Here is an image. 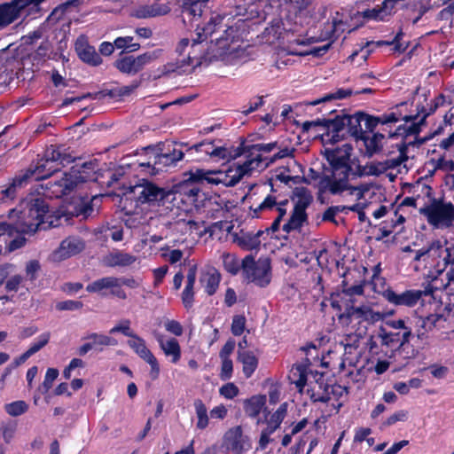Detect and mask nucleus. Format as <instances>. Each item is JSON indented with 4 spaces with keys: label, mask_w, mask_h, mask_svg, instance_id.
Returning <instances> with one entry per match:
<instances>
[{
    "label": "nucleus",
    "mask_w": 454,
    "mask_h": 454,
    "mask_svg": "<svg viewBox=\"0 0 454 454\" xmlns=\"http://www.w3.org/2000/svg\"><path fill=\"white\" fill-rule=\"evenodd\" d=\"M434 163L435 169H439L444 172H451L454 170V161L450 159L440 157L439 159L434 160Z\"/></svg>",
    "instance_id": "e2e57ef3"
},
{
    "label": "nucleus",
    "mask_w": 454,
    "mask_h": 454,
    "mask_svg": "<svg viewBox=\"0 0 454 454\" xmlns=\"http://www.w3.org/2000/svg\"><path fill=\"white\" fill-rule=\"evenodd\" d=\"M384 138L382 134H373V136L370 138H366L364 143L366 146V150L370 154H372L378 152L381 147V141Z\"/></svg>",
    "instance_id": "09e8293b"
},
{
    "label": "nucleus",
    "mask_w": 454,
    "mask_h": 454,
    "mask_svg": "<svg viewBox=\"0 0 454 454\" xmlns=\"http://www.w3.org/2000/svg\"><path fill=\"white\" fill-rule=\"evenodd\" d=\"M222 359V367L220 377L223 380H229L231 377L233 364L232 361L230 358H221Z\"/></svg>",
    "instance_id": "69168bd1"
},
{
    "label": "nucleus",
    "mask_w": 454,
    "mask_h": 454,
    "mask_svg": "<svg viewBox=\"0 0 454 454\" xmlns=\"http://www.w3.org/2000/svg\"><path fill=\"white\" fill-rule=\"evenodd\" d=\"M176 227L181 231L189 232L190 234H192L194 232L198 234L199 223L193 220H180L176 222ZM199 235H201V232H200Z\"/></svg>",
    "instance_id": "603ef678"
},
{
    "label": "nucleus",
    "mask_w": 454,
    "mask_h": 454,
    "mask_svg": "<svg viewBox=\"0 0 454 454\" xmlns=\"http://www.w3.org/2000/svg\"><path fill=\"white\" fill-rule=\"evenodd\" d=\"M443 103H444V97L442 95H440L434 99V101L432 102V104L430 106L429 110L427 112H426L418 121H416L419 119V114H413L414 116H417V118L415 120L411 121L412 122L409 125V132L411 134L419 133L420 129H421V126L424 125L427 116L433 114L440 106H442Z\"/></svg>",
    "instance_id": "c85d7f7f"
},
{
    "label": "nucleus",
    "mask_w": 454,
    "mask_h": 454,
    "mask_svg": "<svg viewBox=\"0 0 454 454\" xmlns=\"http://www.w3.org/2000/svg\"><path fill=\"white\" fill-rule=\"evenodd\" d=\"M296 200L290 218L283 224V231L289 233L300 230L307 221L306 208L312 202L311 193L305 188H296L294 191Z\"/></svg>",
    "instance_id": "9b49d317"
},
{
    "label": "nucleus",
    "mask_w": 454,
    "mask_h": 454,
    "mask_svg": "<svg viewBox=\"0 0 454 454\" xmlns=\"http://www.w3.org/2000/svg\"><path fill=\"white\" fill-rule=\"evenodd\" d=\"M405 103L395 106L390 113L384 114L380 116H371L360 114L357 116L351 117L348 115L335 116L333 119H317L312 121H305L302 124L304 131H309L312 127H319L326 129V133L323 134V140L325 143L334 144L344 137V129H348V132L353 136H357V126L361 121H364L366 129L372 130L378 124H388L397 122L401 120L408 122L417 118L414 115L403 114L401 108L405 106Z\"/></svg>",
    "instance_id": "7ed1b4c3"
},
{
    "label": "nucleus",
    "mask_w": 454,
    "mask_h": 454,
    "mask_svg": "<svg viewBox=\"0 0 454 454\" xmlns=\"http://www.w3.org/2000/svg\"><path fill=\"white\" fill-rule=\"evenodd\" d=\"M442 318V315L440 314H431L426 317H419L416 333L417 337L420 340L424 339L426 333L432 331Z\"/></svg>",
    "instance_id": "c756f323"
},
{
    "label": "nucleus",
    "mask_w": 454,
    "mask_h": 454,
    "mask_svg": "<svg viewBox=\"0 0 454 454\" xmlns=\"http://www.w3.org/2000/svg\"><path fill=\"white\" fill-rule=\"evenodd\" d=\"M205 5L195 1V0H185L184 3V8L193 17H200L203 12Z\"/></svg>",
    "instance_id": "3c124183"
},
{
    "label": "nucleus",
    "mask_w": 454,
    "mask_h": 454,
    "mask_svg": "<svg viewBox=\"0 0 454 454\" xmlns=\"http://www.w3.org/2000/svg\"><path fill=\"white\" fill-rule=\"evenodd\" d=\"M260 232H258L256 235L254 236H245L242 238V239L240 240L239 244L246 249L247 250H253V249H256L259 247L260 246V239H259V237H260Z\"/></svg>",
    "instance_id": "bf43d9fd"
},
{
    "label": "nucleus",
    "mask_w": 454,
    "mask_h": 454,
    "mask_svg": "<svg viewBox=\"0 0 454 454\" xmlns=\"http://www.w3.org/2000/svg\"><path fill=\"white\" fill-rule=\"evenodd\" d=\"M390 14L391 11L388 8H385V2L383 1L380 6L364 11L363 17L370 20H382L384 17Z\"/></svg>",
    "instance_id": "79ce46f5"
},
{
    "label": "nucleus",
    "mask_w": 454,
    "mask_h": 454,
    "mask_svg": "<svg viewBox=\"0 0 454 454\" xmlns=\"http://www.w3.org/2000/svg\"><path fill=\"white\" fill-rule=\"evenodd\" d=\"M160 51L145 52L137 57L129 55L123 56L114 62V67L123 74H136L146 65L150 64L159 57Z\"/></svg>",
    "instance_id": "f8f14e48"
},
{
    "label": "nucleus",
    "mask_w": 454,
    "mask_h": 454,
    "mask_svg": "<svg viewBox=\"0 0 454 454\" xmlns=\"http://www.w3.org/2000/svg\"><path fill=\"white\" fill-rule=\"evenodd\" d=\"M184 154L181 150L174 148L172 151L154 155L153 161L141 162L139 165L141 167L153 166V168L160 170L161 167L176 164L184 158Z\"/></svg>",
    "instance_id": "a211bd4d"
},
{
    "label": "nucleus",
    "mask_w": 454,
    "mask_h": 454,
    "mask_svg": "<svg viewBox=\"0 0 454 454\" xmlns=\"http://www.w3.org/2000/svg\"><path fill=\"white\" fill-rule=\"evenodd\" d=\"M222 258L225 270L233 275L237 274L239 270L240 265L235 255L224 253L223 254Z\"/></svg>",
    "instance_id": "de8ad7c7"
},
{
    "label": "nucleus",
    "mask_w": 454,
    "mask_h": 454,
    "mask_svg": "<svg viewBox=\"0 0 454 454\" xmlns=\"http://www.w3.org/2000/svg\"><path fill=\"white\" fill-rule=\"evenodd\" d=\"M61 151L59 149H56V148H53V147H51L49 148L47 151H46V154H45V160L43 163H41V164H37L36 166H43L42 167L41 170L43 171V174L44 175H47L44 178L50 176L55 170L54 169H51V168H49L47 170H46V165L49 164L50 162H59V160L62 159L61 158Z\"/></svg>",
    "instance_id": "58836bf2"
},
{
    "label": "nucleus",
    "mask_w": 454,
    "mask_h": 454,
    "mask_svg": "<svg viewBox=\"0 0 454 454\" xmlns=\"http://www.w3.org/2000/svg\"><path fill=\"white\" fill-rule=\"evenodd\" d=\"M197 275V267L196 265H192L190 267L187 276H186V285L182 294V301L186 309H189L192 306L193 303V287L196 281Z\"/></svg>",
    "instance_id": "a878e982"
},
{
    "label": "nucleus",
    "mask_w": 454,
    "mask_h": 454,
    "mask_svg": "<svg viewBox=\"0 0 454 454\" xmlns=\"http://www.w3.org/2000/svg\"><path fill=\"white\" fill-rule=\"evenodd\" d=\"M379 339L380 340L381 345L394 347L400 340V333L387 332L385 329L380 328Z\"/></svg>",
    "instance_id": "37998d69"
},
{
    "label": "nucleus",
    "mask_w": 454,
    "mask_h": 454,
    "mask_svg": "<svg viewBox=\"0 0 454 454\" xmlns=\"http://www.w3.org/2000/svg\"><path fill=\"white\" fill-rule=\"evenodd\" d=\"M386 171L387 169L384 161L371 162L364 165V167H358L357 170L353 169V172L356 174V178L354 179V181L356 180L358 176L364 175L380 176Z\"/></svg>",
    "instance_id": "f704fd0d"
},
{
    "label": "nucleus",
    "mask_w": 454,
    "mask_h": 454,
    "mask_svg": "<svg viewBox=\"0 0 454 454\" xmlns=\"http://www.w3.org/2000/svg\"><path fill=\"white\" fill-rule=\"evenodd\" d=\"M84 339L90 340L92 348L98 350H102V347L116 346L118 343L114 338L96 333L87 335Z\"/></svg>",
    "instance_id": "c9c22d12"
},
{
    "label": "nucleus",
    "mask_w": 454,
    "mask_h": 454,
    "mask_svg": "<svg viewBox=\"0 0 454 454\" xmlns=\"http://www.w3.org/2000/svg\"><path fill=\"white\" fill-rule=\"evenodd\" d=\"M125 195H130L132 199L142 204L162 206L170 211H172L171 202L180 199L179 194L171 193L169 190L160 188L146 179H142L137 184L129 186Z\"/></svg>",
    "instance_id": "39448f33"
},
{
    "label": "nucleus",
    "mask_w": 454,
    "mask_h": 454,
    "mask_svg": "<svg viewBox=\"0 0 454 454\" xmlns=\"http://www.w3.org/2000/svg\"><path fill=\"white\" fill-rule=\"evenodd\" d=\"M351 150L352 147L348 145H344L342 148L326 150L331 168L323 173L309 168L304 176V182L313 185L320 193L340 195L348 192L349 194H356L358 200L361 199L368 188L354 183L356 174L349 164Z\"/></svg>",
    "instance_id": "f03ea898"
},
{
    "label": "nucleus",
    "mask_w": 454,
    "mask_h": 454,
    "mask_svg": "<svg viewBox=\"0 0 454 454\" xmlns=\"http://www.w3.org/2000/svg\"><path fill=\"white\" fill-rule=\"evenodd\" d=\"M203 38L200 32L197 33V38L191 43L189 39H182L176 46V52L179 56L177 59V67L183 68L186 66H192V69L197 67H207L210 61L215 58L205 55L206 44H203Z\"/></svg>",
    "instance_id": "423d86ee"
},
{
    "label": "nucleus",
    "mask_w": 454,
    "mask_h": 454,
    "mask_svg": "<svg viewBox=\"0 0 454 454\" xmlns=\"http://www.w3.org/2000/svg\"><path fill=\"white\" fill-rule=\"evenodd\" d=\"M119 278L106 277L93 281L86 286L90 293H99L104 289L118 287Z\"/></svg>",
    "instance_id": "473e14b6"
},
{
    "label": "nucleus",
    "mask_w": 454,
    "mask_h": 454,
    "mask_svg": "<svg viewBox=\"0 0 454 454\" xmlns=\"http://www.w3.org/2000/svg\"><path fill=\"white\" fill-rule=\"evenodd\" d=\"M274 145H244L242 143L239 147H215L212 143H201L198 145V150L204 152L211 157L221 160H230L244 156L245 160L229 167L226 170H205L195 168L190 172V179L192 181L206 180L212 184H223L224 186H234L242 177L250 176L253 171L257 170V167L264 160L262 158L261 152L270 151Z\"/></svg>",
    "instance_id": "f257e3e1"
},
{
    "label": "nucleus",
    "mask_w": 454,
    "mask_h": 454,
    "mask_svg": "<svg viewBox=\"0 0 454 454\" xmlns=\"http://www.w3.org/2000/svg\"><path fill=\"white\" fill-rule=\"evenodd\" d=\"M45 0H12L10 2L12 8L16 10L17 17H20V12L29 5L37 6Z\"/></svg>",
    "instance_id": "6e6d98bb"
},
{
    "label": "nucleus",
    "mask_w": 454,
    "mask_h": 454,
    "mask_svg": "<svg viewBox=\"0 0 454 454\" xmlns=\"http://www.w3.org/2000/svg\"><path fill=\"white\" fill-rule=\"evenodd\" d=\"M194 407L198 419L196 427L197 428L203 430L208 426L209 422L207 407L200 399H196L194 401Z\"/></svg>",
    "instance_id": "4c0bfd02"
},
{
    "label": "nucleus",
    "mask_w": 454,
    "mask_h": 454,
    "mask_svg": "<svg viewBox=\"0 0 454 454\" xmlns=\"http://www.w3.org/2000/svg\"><path fill=\"white\" fill-rule=\"evenodd\" d=\"M94 172V163L85 162L80 168H72L69 173H66L62 178L55 182L57 189L54 191L57 196L69 194L80 184H83L91 178Z\"/></svg>",
    "instance_id": "9d476101"
},
{
    "label": "nucleus",
    "mask_w": 454,
    "mask_h": 454,
    "mask_svg": "<svg viewBox=\"0 0 454 454\" xmlns=\"http://www.w3.org/2000/svg\"><path fill=\"white\" fill-rule=\"evenodd\" d=\"M419 212L434 229L449 228L454 222V205L444 199H430Z\"/></svg>",
    "instance_id": "0eeeda50"
},
{
    "label": "nucleus",
    "mask_w": 454,
    "mask_h": 454,
    "mask_svg": "<svg viewBox=\"0 0 454 454\" xmlns=\"http://www.w3.org/2000/svg\"><path fill=\"white\" fill-rule=\"evenodd\" d=\"M268 145H274V147H272L270 151H267V152L262 151L261 152L262 158L264 160L262 163H260V165L257 167V169H260V168L261 169H264L270 163H273L275 160H277L278 159H283V158H286V157H288V156L292 155V150H290V149L286 147V148L278 151L272 157H268L266 155V153H269L272 152L274 149L278 147L277 142L269 143Z\"/></svg>",
    "instance_id": "2f4dec72"
},
{
    "label": "nucleus",
    "mask_w": 454,
    "mask_h": 454,
    "mask_svg": "<svg viewBox=\"0 0 454 454\" xmlns=\"http://www.w3.org/2000/svg\"><path fill=\"white\" fill-rule=\"evenodd\" d=\"M238 359L243 364V372L247 378H250L258 365V360L251 351H239Z\"/></svg>",
    "instance_id": "7c9ffc66"
},
{
    "label": "nucleus",
    "mask_w": 454,
    "mask_h": 454,
    "mask_svg": "<svg viewBox=\"0 0 454 454\" xmlns=\"http://www.w3.org/2000/svg\"><path fill=\"white\" fill-rule=\"evenodd\" d=\"M226 36H221L215 42L206 44L205 55H215V58L210 61V64L222 61L225 65H236L239 58V51L231 45L233 43L235 30L229 27L224 31Z\"/></svg>",
    "instance_id": "6e6552de"
},
{
    "label": "nucleus",
    "mask_w": 454,
    "mask_h": 454,
    "mask_svg": "<svg viewBox=\"0 0 454 454\" xmlns=\"http://www.w3.org/2000/svg\"><path fill=\"white\" fill-rule=\"evenodd\" d=\"M137 261V257L123 251L114 250L106 254L103 262L108 267H128Z\"/></svg>",
    "instance_id": "5701e85b"
},
{
    "label": "nucleus",
    "mask_w": 454,
    "mask_h": 454,
    "mask_svg": "<svg viewBox=\"0 0 454 454\" xmlns=\"http://www.w3.org/2000/svg\"><path fill=\"white\" fill-rule=\"evenodd\" d=\"M383 296L388 302L394 305L412 307L421 298V293L415 290H407L402 294H396L391 289H387L383 293Z\"/></svg>",
    "instance_id": "dca6fc26"
},
{
    "label": "nucleus",
    "mask_w": 454,
    "mask_h": 454,
    "mask_svg": "<svg viewBox=\"0 0 454 454\" xmlns=\"http://www.w3.org/2000/svg\"><path fill=\"white\" fill-rule=\"evenodd\" d=\"M48 205L42 199H35L27 203L26 207L20 211L19 220L16 221V231L20 233H34L39 229H47L57 226L53 221H49Z\"/></svg>",
    "instance_id": "20e7f679"
},
{
    "label": "nucleus",
    "mask_w": 454,
    "mask_h": 454,
    "mask_svg": "<svg viewBox=\"0 0 454 454\" xmlns=\"http://www.w3.org/2000/svg\"><path fill=\"white\" fill-rule=\"evenodd\" d=\"M220 280V273L213 267L203 270L200 278V283L208 295H213L216 292Z\"/></svg>",
    "instance_id": "4be33fe9"
},
{
    "label": "nucleus",
    "mask_w": 454,
    "mask_h": 454,
    "mask_svg": "<svg viewBox=\"0 0 454 454\" xmlns=\"http://www.w3.org/2000/svg\"><path fill=\"white\" fill-rule=\"evenodd\" d=\"M223 444L233 454H243L250 447L249 438L243 434L240 426L234 427L225 433Z\"/></svg>",
    "instance_id": "2eb2a0df"
},
{
    "label": "nucleus",
    "mask_w": 454,
    "mask_h": 454,
    "mask_svg": "<svg viewBox=\"0 0 454 454\" xmlns=\"http://www.w3.org/2000/svg\"><path fill=\"white\" fill-rule=\"evenodd\" d=\"M27 409L28 405L24 401H16L5 405V411L12 417L25 413Z\"/></svg>",
    "instance_id": "49530a36"
},
{
    "label": "nucleus",
    "mask_w": 454,
    "mask_h": 454,
    "mask_svg": "<svg viewBox=\"0 0 454 454\" xmlns=\"http://www.w3.org/2000/svg\"><path fill=\"white\" fill-rule=\"evenodd\" d=\"M50 336V333H44L41 334L37 341L33 343L31 347L27 349L28 353H30L31 356H33L34 354L41 350L49 342Z\"/></svg>",
    "instance_id": "052dcab7"
},
{
    "label": "nucleus",
    "mask_w": 454,
    "mask_h": 454,
    "mask_svg": "<svg viewBox=\"0 0 454 454\" xmlns=\"http://www.w3.org/2000/svg\"><path fill=\"white\" fill-rule=\"evenodd\" d=\"M198 192V189L190 188L187 184H181L172 190H169V192L180 195L179 200L171 202L170 206L172 207V210L174 208H179L180 203L195 201Z\"/></svg>",
    "instance_id": "bb28decb"
},
{
    "label": "nucleus",
    "mask_w": 454,
    "mask_h": 454,
    "mask_svg": "<svg viewBox=\"0 0 454 454\" xmlns=\"http://www.w3.org/2000/svg\"><path fill=\"white\" fill-rule=\"evenodd\" d=\"M408 419V411L404 410H399L390 415L385 421L382 422L380 428L384 430L386 427H390L397 422H404Z\"/></svg>",
    "instance_id": "a18cd8bd"
},
{
    "label": "nucleus",
    "mask_w": 454,
    "mask_h": 454,
    "mask_svg": "<svg viewBox=\"0 0 454 454\" xmlns=\"http://www.w3.org/2000/svg\"><path fill=\"white\" fill-rule=\"evenodd\" d=\"M435 262L433 264L434 270L441 274L448 267L454 265V246L446 247L438 240Z\"/></svg>",
    "instance_id": "6ab92c4d"
},
{
    "label": "nucleus",
    "mask_w": 454,
    "mask_h": 454,
    "mask_svg": "<svg viewBox=\"0 0 454 454\" xmlns=\"http://www.w3.org/2000/svg\"><path fill=\"white\" fill-rule=\"evenodd\" d=\"M264 395H254L244 402V410L247 416L254 418L262 411L265 404Z\"/></svg>",
    "instance_id": "72a5a7b5"
},
{
    "label": "nucleus",
    "mask_w": 454,
    "mask_h": 454,
    "mask_svg": "<svg viewBox=\"0 0 454 454\" xmlns=\"http://www.w3.org/2000/svg\"><path fill=\"white\" fill-rule=\"evenodd\" d=\"M399 151V156L396 158H391L384 160V164L386 166V169H394L398 167H400L402 164H403L405 161L408 160L409 156L406 154V152H403L402 150Z\"/></svg>",
    "instance_id": "8fccbe9b"
},
{
    "label": "nucleus",
    "mask_w": 454,
    "mask_h": 454,
    "mask_svg": "<svg viewBox=\"0 0 454 454\" xmlns=\"http://www.w3.org/2000/svg\"><path fill=\"white\" fill-rule=\"evenodd\" d=\"M83 247L84 244L80 239L69 237L61 242L55 254L59 259H65L80 253Z\"/></svg>",
    "instance_id": "b1692460"
},
{
    "label": "nucleus",
    "mask_w": 454,
    "mask_h": 454,
    "mask_svg": "<svg viewBox=\"0 0 454 454\" xmlns=\"http://www.w3.org/2000/svg\"><path fill=\"white\" fill-rule=\"evenodd\" d=\"M341 317H346L350 321L365 322L369 325H373L384 318L383 313L374 310L372 306L366 304L348 306Z\"/></svg>",
    "instance_id": "ddd939ff"
},
{
    "label": "nucleus",
    "mask_w": 454,
    "mask_h": 454,
    "mask_svg": "<svg viewBox=\"0 0 454 454\" xmlns=\"http://www.w3.org/2000/svg\"><path fill=\"white\" fill-rule=\"evenodd\" d=\"M42 166H35V168H29L21 175L16 176L11 185L1 191L2 194L6 198H12L15 193V189L17 186H21L24 183H26L29 178L35 177V180L43 179L47 175L43 174L41 170Z\"/></svg>",
    "instance_id": "f3484780"
},
{
    "label": "nucleus",
    "mask_w": 454,
    "mask_h": 454,
    "mask_svg": "<svg viewBox=\"0 0 454 454\" xmlns=\"http://www.w3.org/2000/svg\"><path fill=\"white\" fill-rule=\"evenodd\" d=\"M75 51L79 58L90 66H98L102 59L93 46H90L85 38L79 37L75 42Z\"/></svg>",
    "instance_id": "aec40b11"
},
{
    "label": "nucleus",
    "mask_w": 454,
    "mask_h": 454,
    "mask_svg": "<svg viewBox=\"0 0 454 454\" xmlns=\"http://www.w3.org/2000/svg\"><path fill=\"white\" fill-rule=\"evenodd\" d=\"M59 376V371L55 368H49L46 372L43 384L38 387L42 394L47 393L52 387L54 380Z\"/></svg>",
    "instance_id": "c03bdc74"
},
{
    "label": "nucleus",
    "mask_w": 454,
    "mask_h": 454,
    "mask_svg": "<svg viewBox=\"0 0 454 454\" xmlns=\"http://www.w3.org/2000/svg\"><path fill=\"white\" fill-rule=\"evenodd\" d=\"M18 19L16 10L10 3L0 4V30Z\"/></svg>",
    "instance_id": "e433bc0d"
},
{
    "label": "nucleus",
    "mask_w": 454,
    "mask_h": 454,
    "mask_svg": "<svg viewBox=\"0 0 454 454\" xmlns=\"http://www.w3.org/2000/svg\"><path fill=\"white\" fill-rule=\"evenodd\" d=\"M80 4V0H67V2L58 5L52 12V15L59 18L64 15L71 7H76Z\"/></svg>",
    "instance_id": "680f3d73"
},
{
    "label": "nucleus",
    "mask_w": 454,
    "mask_h": 454,
    "mask_svg": "<svg viewBox=\"0 0 454 454\" xmlns=\"http://www.w3.org/2000/svg\"><path fill=\"white\" fill-rule=\"evenodd\" d=\"M160 348L167 356L172 357V363H177L181 358V348L175 338L165 339L163 335L156 336Z\"/></svg>",
    "instance_id": "393cba45"
},
{
    "label": "nucleus",
    "mask_w": 454,
    "mask_h": 454,
    "mask_svg": "<svg viewBox=\"0 0 454 454\" xmlns=\"http://www.w3.org/2000/svg\"><path fill=\"white\" fill-rule=\"evenodd\" d=\"M223 19V18L220 15L212 17L207 24L202 28L203 34L206 35H212L215 31L216 27L222 24Z\"/></svg>",
    "instance_id": "338daca9"
},
{
    "label": "nucleus",
    "mask_w": 454,
    "mask_h": 454,
    "mask_svg": "<svg viewBox=\"0 0 454 454\" xmlns=\"http://www.w3.org/2000/svg\"><path fill=\"white\" fill-rule=\"evenodd\" d=\"M439 290H444L442 288V284L439 283L437 278H434L431 283H428L422 291H419L422 295H430L434 299H436V293Z\"/></svg>",
    "instance_id": "13d9d810"
},
{
    "label": "nucleus",
    "mask_w": 454,
    "mask_h": 454,
    "mask_svg": "<svg viewBox=\"0 0 454 454\" xmlns=\"http://www.w3.org/2000/svg\"><path fill=\"white\" fill-rule=\"evenodd\" d=\"M352 93H353V91L350 89H338L334 92L329 93L319 99L310 102L309 105L316 106V105H318L321 103H326V102H329L332 100L346 98L349 97Z\"/></svg>",
    "instance_id": "a19ab883"
},
{
    "label": "nucleus",
    "mask_w": 454,
    "mask_h": 454,
    "mask_svg": "<svg viewBox=\"0 0 454 454\" xmlns=\"http://www.w3.org/2000/svg\"><path fill=\"white\" fill-rule=\"evenodd\" d=\"M419 133L417 134H411L409 132V126L406 128V137L404 138V141L398 145V150H402L403 152H406V154H408V150L411 146H417L419 147L422 144H424L427 137L420 138L419 139L417 137Z\"/></svg>",
    "instance_id": "ea45409f"
},
{
    "label": "nucleus",
    "mask_w": 454,
    "mask_h": 454,
    "mask_svg": "<svg viewBox=\"0 0 454 454\" xmlns=\"http://www.w3.org/2000/svg\"><path fill=\"white\" fill-rule=\"evenodd\" d=\"M121 333L123 335L128 336L131 338L134 334H136L131 329H130V321L129 319H123L119 324H117L115 326H114L110 330V333Z\"/></svg>",
    "instance_id": "4d7b16f0"
},
{
    "label": "nucleus",
    "mask_w": 454,
    "mask_h": 454,
    "mask_svg": "<svg viewBox=\"0 0 454 454\" xmlns=\"http://www.w3.org/2000/svg\"><path fill=\"white\" fill-rule=\"evenodd\" d=\"M438 240L432 241L427 247H423L415 252L414 261L423 262L426 267L433 268L435 262Z\"/></svg>",
    "instance_id": "cd10ccee"
},
{
    "label": "nucleus",
    "mask_w": 454,
    "mask_h": 454,
    "mask_svg": "<svg viewBox=\"0 0 454 454\" xmlns=\"http://www.w3.org/2000/svg\"><path fill=\"white\" fill-rule=\"evenodd\" d=\"M242 270L245 278L258 286L264 287L270 282L271 267L268 258L254 261L252 255H247L242 261Z\"/></svg>",
    "instance_id": "1a4fd4ad"
},
{
    "label": "nucleus",
    "mask_w": 454,
    "mask_h": 454,
    "mask_svg": "<svg viewBox=\"0 0 454 454\" xmlns=\"http://www.w3.org/2000/svg\"><path fill=\"white\" fill-rule=\"evenodd\" d=\"M128 345L140 358L150 364V376L153 380H156L160 373V366L156 357L146 347L145 340L138 335L134 334L128 340Z\"/></svg>",
    "instance_id": "4468645a"
},
{
    "label": "nucleus",
    "mask_w": 454,
    "mask_h": 454,
    "mask_svg": "<svg viewBox=\"0 0 454 454\" xmlns=\"http://www.w3.org/2000/svg\"><path fill=\"white\" fill-rule=\"evenodd\" d=\"M286 202L277 205L276 200L272 196H268L265 200L259 204L254 209V214L257 216V213L266 209H275L278 212V215L270 226L272 231H277L279 229L280 222L283 220L286 214V209L284 207Z\"/></svg>",
    "instance_id": "412c9836"
},
{
    "label": "nucleus",
    "mask_w": 454,
    "mask_h": 454,
    "mask_svg": "<svg viewBox=\"0 0 454 454\" xmlns=\"http://www.w3.org/2000/svg\"><path fill=\"white\" fill-rule=\"evenodd\" d=\"M447 282L442 284V288L446 291L447 294L454 296V265L446 272Z\"/></svg>",
    "instance_id": "774afa93"
},
{
    "label": "nucleus",
    "mask_w": 454,
    "mask_h": 454,
    "mask_svg": "<svg viewBox=\"0 0 454 454\" xmlns=\"http://www.w3.org/2000/svg\"><path fill=\"white\" fill-rule=\"evenodd\" d=\"M220 394L227 399H232L239 394V388L234 383H227L219 389Z\"/></svg>",
    "instance_id": "0e129e2a"
},
{
    "label": "nucleus",
    "mask_w": 454,
    "mask_h": 454,
    "mask_svg": "<svg viewBox=\"0 0 454 454\" xmlns=\"http://www.w3.org/2000/svg\"><path fill=\"white\" fill-rule=\"evenodd\" d=\"M287 413V403H283L278 410L270 416V419L268 420L274 426H277L279 427L280 424L282 423L283 419L286 418Z\"/></svg>",
    "instance_id": "5fc2aeb1"
},
{
    "label": "nucleus",
    "mask_w": 454,
    "mask_h": 454,
    "mask_svg": "<svg viewBox=\"0 0 454 454\" xmlns=\"http://www.w3.org/2000/svg\"><path fill=\"white\" fill-rule=\"evenodd\" d=\"M246 317L243 315H236L232 318L231 333L235 336H239L243 333L246 327Z\"/></svg>",
    "instance_id": "864d4df0"
}]
</instances>
